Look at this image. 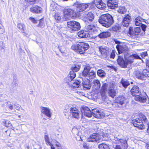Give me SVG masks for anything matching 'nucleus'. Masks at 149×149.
<instances>
[{"mask_svg": "<svg viewBox=\"0 0 149 149\" xmlns=\"http://www.w3.org/2000/svg\"><path fill=\"white\" fill-rule=\"evenodd\" d=\"M112 16L108 13L102 15L99 18V22L102 25L107 28L110 26L113 23Z\"/></svg>", "mask_w": 149, "mask_h": 149, "instance_id": "f257e3e1", "label": "nucleus"}, {"mask_svg": "<svg viewBox=\"0 0 149 149\" xmlns=\"http://www.w3.org/2000/svg\"><path fill=\"white\" fill-rule=\"evenodd\" d=\"M89 48L88 44L84 42H78L73 45L71 47L72 50L75 52H78L80 54L84 53Z\"/></svg>", "mask_w": 149, "mask_h": 149, "instance_id": "f03ea898", "label": "nucleus"}, {"mask_svg": "<svg viewBox=\"0 0 149 149\" xmlns=\"http://www.w3.org/2000/svg\"><path fill=\"white\" fill-rule=\"evenodd\" d=\"M133 58L136 59H140V57L137 54H134L132 56H130L128 59L123 60V58L119 56L118 59L117 60V62L118 64L121 67L125 68L127 67V65L128 64L132 63L133 62Z\"/></svg>", "mask_w": 149, "mask_h": 149, "instance_id": "7ed1b4c3", "label": "nucleus"}, {"mask_svg": "<svg viewBox=\"0 0 149 149\" xmlns=\"http://www.w3.org/2000/svg\"><path fill=\"white\" fill-rule=\"evenodd\" d=\"M130 92L132 95L135 96L134 99L136 101H139L142 103L146 102V98L145 97L139 95L140 94L141 92L138 86H134L131 89Z\"/></svg>", "mask_w": 149, "mask_h": 149, "instance_id": "20e7f679", "label": "nucleus"}, {"mask_svg": "<svg viewBox=\"0 0 149 149\" xmlns=\"http://www.w3.org/2000/svg\"><path fill=\"white\" fill-rule=\"evenodd\" d=\"M76 74L74 71H70L69 75L67 78L68 80L67 83L69 85V87L71 89H74V88L79 87L80 86V82L79 81H74L73 79L76 77Z\"/></svg>", "mask_w": 149, "mask_h": 149, "instance_id": "39448f33", "label": "nucleus"}, {"mask_svg": "<svg viewBox=\"0 0 149 149\" xmlns=\"http://www.w3.org/2000/svg\"><path fill=\"white\" fill-rule=\"evenodd\" d=\"M146 122L147 119L146 117L142 114H140L139 118H136L133 121V124L134 126L138 128L139 129L142 130L144 128V125L143 122Z\"/></svg>", "mask_w": 149, "mask_h": 149, "instance_id": "423d86ee", "label": "nucleus"}, {"mask_svg": "<svg viewBox=\"0 0 149 149\" xmlns=\"http://www.w3.org/2000/svg\"><path fill=\"white\" fill-rule=\"evenodd\" d=\"M114 138L113 139V143L118 145L116 146L115 149H121L120 145L123 147L124 148L127 147V142L126 140L120 138L119 136L114 137Z\"/></svg>", "mask_w": 149, "mask_h": 149, "instance_id": "0eeeda50", "label": "nucleus"}, {"mask_svg": "<svg viewBox=\"0 0 149 149\" xmlns=\"http://www.w3.org/2000/svg\"><path fill=\"white\" fill-rule=\"evenodd\" d=\"M74 6L77 8V10L79 12H82L86 10H88L93 8L92 3H80L76 2Z\"/></svg>", "mask_w": 149, "mask_h": 149, "instance_id": "6e6552de", "label": "nucleus"}, {"mask_svg": "<svg viewBox=\"0 0 149 149\" xmlns=\"http://www.w3.org/2000/svg\"><path fill=\"white\" fill-rule=\"evenodd\" d=\"M64 15L62 18L64 20L70 19L76 17V14L74 11L70 8L65 9L64 11Z\"/></svg>", "mask_w": 149, "mask_h": 149, "instance_id": "1a4fd4ad", "label": "nucleus"}, {"mask_svg": "<svg viewBox=\"0 0 149 149\" xmlns=\"http://www.w3.org/2000/svg\"><path fill=\"white\" fill-rule=\"evenodd\" d=\"M67 25L68 28L73 31H77L80 29L81 27L79 23L74 21L68 22Z\"/></svg>", "mask_w": 149, "mask_h": 149, "instance_id": "9d476101", "label": "nucleus"}, {"mask_svg": "<svg viewBox=\"0 0 149 149\" xmlns=\"http://www.w3.org/2000/svg\"><path fill=\"white\" fill-rule=\"evenodd\" d=\"M117 86L115 83L110 84L109 85L107 92L109 96L113 97L116 94V90Z\"/></svg>", "mask_w": 149, "mask_h": 149, "instance_id": "9b49d317", "label": "nucleus"}, {"mask_svg": "<svg viewBox=\"0 0 149 149\" xmlns=\"http://www.w3.org/2000/svg\"><path fill=\"white\" fill-rule=\"evenodd\" d=\"M92 113L93 115V118L91 120L93 121L95 120L94 119V117L100 119L103 118L105 116L104 113L97 109H93L92 110Z\"/></svg>", "mask_w": 149, "mask_h": 149, "instance_id": "f8f14e48", "label": "nucleus"}, {"mask_svg": "<svg viewBox=\"0 0 149 149\" xmlns=\"http://www.w3.org/2000/svg\"><path fill=\"white\" fill-rule=\"evenodd\" d=\"M81 18L84 20L92 22L94 18V16L93 13L90 12H85L83 13L81 15Z\"/></svg>", "mask_w": 149, "mask_h": 149, "instance_id": "ddd939ff", "label": "nucleus"}, {"mask_svg": "<svg viewBox=\"0 0 149 149\" xmlns=\"http://www.w3.org/2000/svg\"><path fill=\"white\" fill-rule=\"evenodd\" d=\"M116 102L115 104H118V106L120 107L122 105H125L127 101L123 96H119L117 97L116 99Z\"/></svg>", "mask_w": 149, "mask_h": 149, "instance_id": "4468645a", "label": "nucleus"}, {"mask_svg": "<svg viewBox=\"0 0 149 149\" xmlns=\"http://www.w3.org/2000/svg\"><path fill=\"white\" fill-rule=\"evenodd\" d=\"M70 113L73 117L78 119L80 117V111L75 108L71 107L70 109Z\"/></svg>", "mask_w": 149, "mask_h": 149, "instance_id": "2eb2a0df", "label": "nucleus"}, {"mask_svg": "<svg viewBox=\"0 0 149 149\" xmlns=\"http://www.w3.org/2000/svg\"><path fill=\"white\" fill-rule=\"evenodd\" d=\"M100 139V137L98 134L93 133L87 139V141L89 142H95Z\"/></svg>", "mask_w": 149, "mask_h": 149, "instance_id": "dca6fc26", "label": "nucleus"}, {"mask_svg": "<svg viewBox=\"0 0 149 149\" xmlns=\"http://www.w3.org/2000/svg\"><path fill=\"white\" fill-rule=\"evenodd\" d=\"M131 20V16L128 14L125 15L122 22V24L124 26L127 27Z\"/></svg>", "mask_w": 149, "mask_h": 149, "instance_id": "f3484780", "label": "nucleus"}, {"mask_svg": "<svg viewBox=\"0 0 149 149\" xmlns=\"http://www.w3.org/2000/svg\"><path fill=\"white\" fill-rule=\"evenodd\" d=\"M116 48L119 54L124 52H126L128 49V47L125 44L117 45Z\"/></svg>", "mask_w": 149, "mask_h": 149, "instance_id": "a211bd4d", "label": "nucleus"}, {"mask_svg": "<svg viewBox=\"0 0 149 149\" xmlns=\"http://www.w3.org/2000/svg\"><path fill=\"white\" fill-rule=\"evenodd\" d=\"M41 112L49 118H50L52 114L51 109L48 108L42 107H41Z\"/></svg>", "mask_w": 149, "mask_h": 149, "instance_id": "6ab92c4d", "label": "nucleus"}, {"mask_svg": "<svg viewBox=\"0 0 149 149\" xmlns=\"http://www.w3.org/2000/svg\"><path fill=\"white\" fill-rule=\"evenodd\" d=\"M84 115L88 118H93V115L92 114V112L88 107H85L83 108Z\"/></svg>", "mask_w": 149, "mask_h": 149, "instance_id": "aec40b11", "label": "nucleus"}, {"mask_svg": "<svg viewBox=\"0 0 149 149\" xmlns=\"http://www.w3.org/2000/svg\"><path fill=\"white\" fill-rule=\"evenodd\" d=\"M82 84L84 90L89 89L91 87L90 81L88 79L84 80Z\"/></svg>", "mask_w": 149, "mask_h": 149, "instance_id": "412c9836", "label": "nucleus"}, {"mask_svg": "<svg viewBox=\"0 0 149 149\" xmlns=\"http://www.w3.org/2000/svg\"><path fill=\"white\" fill-rule=\"evenodd\" d=\"M118 3L114 0H109L107 2L108 6L110 9H113L118 6Z\"/></svg>", "mask_w": 149, "mask_h": 149, "instance_id": "4be33fe9", "label": "nucleus"}, {"mask_svg": "<svg viewBox=\"0 0 149 149\" xmlns=\"http://www.w3.org/2000/svg\"><path fill=\"white\" fill-rule=\"evenodd\" d=\"M96 27L93 24L87 25L85 28V30L88 32H94L96 30Z\"/></svg>", "mask_w": 149, "mask_h": 149, "instance_id": "5701e85b", "label": "nucleus"}, {"mask_svg": "<svg viewBox=\"0 0 149 149\" xmlns=\"http://www.w3.org/2000/svg\"><path fill=\"white\" fill-rule=\"evenodd\" d=\"M78 36L81 38H86L89 34L86 31H81L78 33Z\"/></svg>", "mask_w": 149, "mask_h": 149, "instance_id": "b1692460", "label": "nucleus"}, {"mask_svg": "<svg viewBox=\"0 0 149 149\" xmlns=\"http://www.w3.org/2000/svg\"><path fill=\"white\" fill-rule=\"evenodd\" d=\"M111 36V33L109 32H103L101 33L98 35V37L100 38H108Z\"/></svg>", "mask_w": 149, "mask_h": 149, "instance_id": "393cba45", "label": "nucleus"}, {"mask_svg": "<svg viewBox=\"0 0 149 149\" xmlns=\"http://www.w3.org/2000/svg\"><path fill=\"white\" fill-rule=\"evenodd\" d=\"M42 8L40 7L36 6H33L30 8V11L33 13H40L41 11Z\"/></svg>", "mask_w": 149, "mask_h": 149, "instance_id": "a878e982", "label": "nucleus"}, {"mask_svg": "<svg viewBox=\"0 0 149 149\" xmlns=\"http://www.w3.org/2000/svg\"><path fill=\"white\" fill-rule=\"evenodd\" d=\"M134 74L136 75V77L140 79H144V76L143 74V71L142 72H140L137 71L134 72Z\"/></svg>", "mask_w": 149, "mask_h": 149, "instance_id": "bb28decb", "label": "nucleus"}, {"mask_svg": "<svg viewBox=\"0 0 149 149\" xmlns=\"http://www.w3.org/2000/svg\"><path fill=\"white\" fill-rule=\"evenodd\" d=\"M90 68L89 66H86L82 72V75L84 77H87L90 70Z\"/></svg>", "mask_w": 149, "mask_h": 149, "instance_id": "cd10ccee", "label": "nucleus"}, {"mask_svg": "<svg viewBox=\"0 0 149 149\" xmlns=\"http://www.w3.org/2000/svg\"><path fill=\"white\" fill-rule=\"evenodd\" d=\"M143 21L144 19H143L141 17H137L135 19V24L137 26H140L142 24V22H143Z\"/></svg>", "mask_w": 149, "mask_h": 149, "instance_id": "c85d7f7f", "label": "nucleus"}, {"mask_svg": "<svg viewBox=\"0 0 149 149\" xmlns=\"http://www.w3.org/2000/svg\"><path fill=\"white\" fill-rule=\"evenodd\" d=\"M99 50L102 55H106L108 53V50L107 48L101 46L99 47Z\"/></svg>", "mask_w": 149, "mask_h": 149, "instance_id": "c756f323", "label": "nucleus"}, {"mask_svg": "<svg viewBox=\"0 0 149 149\" xmlns=\"http://www.w3.org/2000/svg\"><path fill=\"white\" fill-rule=\"evenodd\" d=\"M93 83V86L95 89H98L100 88V84L98 80H94Z\"/></svg>", "mask_w": 149, "mask_h": 149, "instance_id": "7c9ffc66", "label": "nucleus"}, {"mask_svg": "<svg viewBox=\"0 0 149 149\" xmlns=\"http://www.w3.org/2000/svg\"><path fill=\"white\" fill-rule=\"evenodd\" d=\"M95 6L98 8L100 10L104 9L106 7V4L103 2L102 1L97 4Z\"/></svg>", "mask_w": 149, "mask_h": 149, "instance_id": "2f4dec72", "label": "nucleus"}, {"mask_svg": "<svg viewBox=\"0 0 149 149\" xmlns=\"http://www.w3.org/2000/svg\"><path fill=\"white\" fill-rule=\"evenodd\" d=\"M17 27L23 33L24 32L25 26L24 24L22 23L18 24Z\"/></svg>", "mask_w": 149, "mask_h": 149, "instance_id": "473e14b6", "label": "nucleus"}, {"mask_svg": "<svg viewBox=\"0 0 149 149\" xmlns=\"http://www.w3.org/2000/svg\"><path fill=\"white\" fill-rule=\"evenodd\" d=\"M45 139L46 143L47 145L50 146H51V148L53 146V144H52V142H50L49 136L47 134H46L45 135Z\"/></svg>", "mask_w": 149, "mask_h": 149, "instance_id": "72a5a7b5", "label": "nucleus"}, {"mask_svg": "<svg viewBox=\"0 0 149 149\" xmlns=\"http://www.w3.org/2000/svg\"><path fill=\"white\" fill-rule=\"evenodd\" d=\"M80 66L78 65H74L71 68V69L72 71L74 72H77L80 69Z\"/></svg>", "mask_w": 149, "mask_h": 149, "instance_id": "f704fd0d", "label": "nucleus"}, {"mask_svg": "<svg viewBox=\"0 0 149 149\" xmlns=\"http://www.w3.org/2000/svg\"><path fill=\"white\" fill-rule=\"evenodd\" d=\"M120 82L123 85V86L125 88H126L130 85L129 83L127 80H125V79H122Z\"/></svg>", "mask_w": 149, "mask_h": 149, "instance_id": "c9c22d12", "label": "nucleus"}, {"mask_svg": "<svg viewBox=\"0 0 149 149\" xmlns=\"http://www.w3.org/2000/svg\"><path fill=\"white\" fill-rule=\"evenodd\" d=\"M97 75L100 77H104L106 75V73L102 70H99L97 71Z\"/></svg>", "mask_w": 149, "mask_h": 149, "instance_id": "e433bc0d", "label": "nucleus"}, {"mask_svg": "<svg viewBox=\"0 0 149 149\" xmlns=\"http://www.w3.org/2000/svg\"><path fill=\"white\" fill-rule=\"evenodd\" d=\"M77 136H76L77 139L78 140H82V139L83 138L84 135L82 134V133L81 132H79L77 134Z\"/></svg>", "mask_w": 149, "mask_h": 149, "instance_id": "4c0bfd02", "label": "nucleus"}, {"mask_svg": "<svg viewBox=\"0 0 149 149\" xmlns=\"http://www.w3.org/2000/svg\"><path fill=\"white\" fill-rule=\"evenodd\" d=\"M98 148L99 149H110L107 145L103 143L100 144Z\"/></svg>", "mask_w": 149, "mask_h": 149, "instance_id": "58836bf2", "label": "nucleus"}, {"mask_svg": "<svg viewBox=\"0 0 149 149\" xmlns=\"http://www.w3.org/2000/svg\"><path fill=\"white\" fill-rule=\"evenodd\" d=\"M62 16L61 14L57 13L56 14L55 16V18L56 20V21L58 22L61 21Z\"/></svg>", "mask_w": 149, "mask_h": 149, "instance_id": "ea45409f", "label": "nucleus"}, {"mask_svg": "<svg viewBox=\"0 0 149 149\" xmlns=\"http://www.w3.org/2000/svg\"><path fill=\"white\" fill-rule=\"evenodd\" d=\"M108 87L109 86H108L107 84L106 83L104 84L102 88V92L104 93L106 91H107Z\"/></svg>", "mask_w": 149, "mask_h": 149, "instance_id": "a19ab883", "label": "nucleus"}, {"mask_svg": "<svg viewBox=\"0 0 149 149\" xmlns=\"http://www.w3.org/2000/svg\"><path fill=\"white\" fill-rule=\"evenodd\" d=\"M126 11V9L123 7H120L117 10L118 13L121 14L124 13Z\"/></svg>", "mask_w": 149, "mask_h": 149, "instance_id": "79ce46f5", "label": "nucleus"}, {"mask_svg": "<svg viewBox=\"0 0 149 149\" xmlns=\"http://www.w3.org/2000/svg\"><path fill=\"white\" fill-rule=\"evenodd\" d=\"M95 76V72L93 71H91L90 72H89L87 77H88L90 79H92L94 78Z\"/></svg>", "mask_w": 149, "mask_h": 149, "instance_id": "37998d69", "label": "nucleus"}, {"mask_svg": "<svg viewBox=\"0 0 149 149\" xmlns=\"http://www.w3.org/2000/svg\"><path fill=\"white\" fill-rule=\"evenodd\" d=\"M134 33L135 35H138L141 31V28L140 27H137L134 28Z\"/></svg>", "mask_w": 149, "mask_h": 149, "instance_id": "c03bdc74", "label": "nucleus"}, {"mask_svg": "<svg viewBox=\"0 0 149 149\" xmlns=\"http://www.w3.org/2000/svg\"><path fill=\"white\" fill-rule=\"evenodd\" d=\"M134 33V29H133L132 27H130L129 29L128 33L131 36L135 35Z\"/></svg>", "mask_w": 149, "mask_h": 149, "instance_id": "a18cd8bd", "label": "nucleus"}, {"mask_svg": "<svg viewBox=\"0 0 149 149\" xmlns=\"http://www.w3.org/2000/svg\"><path fill=\"white\" fill-rule=\"evenodd\" d=\"M143 74L144 76V78L146 77H149V70H143Z\"/></svg>", "mask_w": 149, "mask_h": 149, "instance_id": "49530a36", "label": "nucleus"}, {"mask_svg": "<svg viewBox=\"0 0 149 149\" xmlns=\"http://www.w3.org/2000/svg\"><path fill=\"white\" fill-rule=\"evenodd\" d=\"M8 107L10 110H12L13 109V105L10 102H7L6 103Z\"/></svg>", "mask_w": 149, "mask_h": 149, "instance_id": "de8ad7c7", "label": "nucleus"}, {"mask_svg": "<svg viewBox=\"0 0 149 149\" xmlns=\"http://www.w3.org/2000/svg\"><path fill=\"white\" fill-rule=\"evenodd\" d=\"M5 125L7 127H12V125L10 122L8 120L5 121Z\"/></svg>", "mask_w": 149, "mask_h": 149, "instance_id": "09e8293b", "label": "nucleus"}, {"mask_svg": "<svg viewBox=\"0 0 149 149\" xmlns=\"http://www.w3.org/2000/svg\"><path fill=\"white\" fill-rule=\"evenodd\" d=\"M52 141L55 143V145L57 148L61 147L60 143L57 142L55 140H53Z\"/></svg>", "mask_w": 149, "mask_h": 149, "instance_id": "8fccbe9b", "label": "nucleus"}, {"mask_svg": "<svg viewBox=\"0 0 149 149\" xmlns=\"http://www.w3.org/2000/svg\"><path fill=\"white\" fill-rule=\"evenodd\" d=\"M109 134H107V133H103V134L102 136L103 137H106L108 138L109 139H111V135Z\"/></svg>", "mask_w": 149, "mask_h": 149, "instance_id": "3c124183", "label": "nucleus"}, {"mask_svg": "<svg viewBox=\"0 0 149 149\" xmlns=\"http://www.w3.org/2000/svg\"><path fill=\"white\" fill-rule=\"evenodd\" d=\"M102 0H94L93 1V5L94 4L95 5H96L97 4H98V3H100L102 2Z\"/></svg>", "mask_w": 149, "mask_h": 149, "instance_id": "603ef678", "label": "nucleus"}, {"mask_svg": "<svg viewBox=\"0 0 149 149\" xmlns=\"http://www.w3.org/2000/svg\"><path fill=\"white\" fill-rule=\"evenodd\" d=\"M45 26L44 23L42 22L41 19L40 21V23L38 25V26L42 28H43Z\"/></svg>", "mask_w": 149, "mask_h": 149, "instance_id": "864d4df0", "label": "nucleus"}, {"mask_svg": "<svg viewBox=\"0 0 149 149\" xmlns=\"http://www.w3.org/2000/svg\"><path fill=\"white\" fill-rule=\"evenodd\" d=\"M115 52L113 51L110 55V58H113L115 57Z\"/></svg>", "mask_w": 149, "mask_h": 149, "instance_id": "5fc2aeb1", "label": "nucleus"}, {"mask_svg": "<svg viewBox=\"0 0 149 149\" xmlns=\"http://www.w3.org/2000/svg\"><path fill=\"white\" fill-rule=\"evenodd\" d=\"M141 25L142 30L143 31H145V29L146 27V26L142 24Z\"/></svg>", "mask_w": 149, "mask_h": 149, "instance_id": "6e6d98bb", "label": "nucleus"}, {"mask_svg": "<svg viewBox=\"0 0 149 149\" xmlns=\"http://www.w3.org/2000/svg\"><path fill=\"white\" fill-rule=\"evenodd\" d=\"M14 106L15 108L17 110L19 109L21 107L20 106L17 104H14Z\"/></svg>", "mask_w": 149, "mask_h": 149, "instance_id": "4d7b16f0", "label": "nucleus"}, {"mask_svg": "<svg viewBox=\"0 0 149 149\" xmlns=\"http://www.w3.org/2000/svg\"><path fill=\"white\" fill-rule=\"evenodd\" d=\"M29 19L33 23H36L37 22L36 20L33 18L30 17Z\"/></svg>", "mask_w": 149, "mask_h": 149, "instance_id": "13d9d810", "label": "nucleus"}, {"mask_svg": "<svg viewBox=\"0 0 149 149\" xmlns=\"http://www.w3.org/2000/svg\"><path fill=\"white\" fill-rule=\"evenodd\" d=\"M4 46V44L2 42H0V49H3Z\"/></svg>", "mask_w": 149, "mask_h": 149, "instance_id": "bf43d9fd", "label": "nucleus"}, {"mask_svg": "<svg viewBox=\"0 0 149 149\" xmlns=\"http://www.w3.org/2000/svg\"><path fill=\"white\" fill-rule=\"evenodd\" d=\"M147 54V53L146 52H145L141 54V55L142 58L144 57Z\"/></svg>", "mask_w": 149, "mask_h": 149, "instance_id": "052dcab7", "label": "nucleus"}, {"mask_svg": "<svg viewBox=\"0 0 149 149\" xmlns=\"http://www.w3.org/2000/svg\"><path fill=\"white\" fill-rule=\"evenodd\" d=\"M50 9L53 10H54L55 8L54 7V4H51L50 7Z\"/></svg>", "mask_w": 149, "mask_h": 149, "instance_id": "680f3d73", "label": "nucleus"}, {"mask_svg": "<svg viewBox=\"0 0 149 149\" xmlns=\"http://www.w3.org/2000/svg\"><path fill=\"white\" fill-rule=\"evenodd\" d=\"M83 146L85 149H88L87 147L86 143H84L83 144Z\"/></svg>", "mask_w": 149, "mask_h": 149, "instance_id": "e2e57ef3", "label": "nucleus"}, {"mask_svg": "<svg viewBox=\"0 0 149 149\" xmlns=\"http://www.w3.org/2000/svg\"><path fill=\"white\" fill-rule=\"evenodd\" d=\"M25 1L27 2H34L35 0H25Z\"/></svg>", "mask_w": 149, "mask_h": 149, "instance_id": "0e129e2a", "label": "nucleus"}, {"mask_svg": "<svg viewBox=\"0 0 149 149\" xmlns=\"http://www.w3.org/2000/svg\"><path fill=\"white\" fill-rule=\"evenodd\" d=\"M146 64V65L149 67V59L147 61Z\"/></svg>", "mask_w": 149, "mask_h": 149, "instance_id": "69168bd1", "label": "nucleus"}, {"mask_svg": "<svg viewBox=\"0 0 149 149\" xmlns=\"http://www.w3.org/2000/svg\"><path fill=\"white\" fill-rule=\"evenodd\" d=\"M146 147L147 149H149V143L146 144Z\"/></svg>", "mask_w": 149, "mask_h": 149, "instance_id": "338daca9", "label": "nucleus"}, {"mask_svg": "<svg viewBox=\"0 0 149 149\" xmlns=\"http://www.w3.org/2000/svg\"><path fill=\"white\" fill-rule=\"evenodd\" d=\"M147 132H149V123L148 124Z\"/></svg>", "mask_w": 149, "mask_h": 149, "instance_id": "774afa93", "label": "nucleus"}]
</instances>
